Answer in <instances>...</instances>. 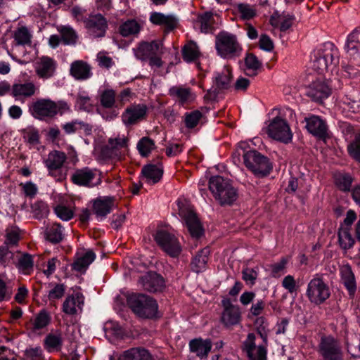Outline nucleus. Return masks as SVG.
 Here are the masks:
<instances>
[{"mask_svg":"<svg viewBox=\"0 0 360 360\" xmlns=\"http://www.w3.org/2000/svg\"><path fill=\"white\" fill-rule=\"evenodd\" d=\"M51 320V317L46 311L41 310L35 317L32 323V330L34 331L42 329L47 326Z\"/></svg>","mask_w":360,"mask_h":360,"instance_id":"obj_48","label":"nucleus"},{"mask_svg":"<svg viewBox=\"0 0 360 360\" xmlns=\"http://www.w3.org/2000/svg\"><path fill=\"white\" fill-rule=\"evenodd\" d=\"M69 110L70 107L65 101L56 102L50 98H39L34 101L29 108L31 115L40 120L51 119L58 113L63 114Z\"/></svg>","mask_w":360,"mask_h":360,"instance_id":"obj_1","label":"nucleus"},{"mask_svg":"<svg viewBox=\"0 0 360 360\" xmlns=\"http://www.w3.org/2000/svg\"><path fill=\"white\" fill-rule=\"evenodd\" d=\"M84 297L82 294L77 292L68 296L63 304V311L68 315H75L82 311Z\"/></svg>","mask_w":360,"mask_h":360,"instance_id":"obj_24","label":"nucleus"},{"mask_svg":"<svg viewBox=\"0 0 360 360\" xmlns=\"http://www.w3.org/2000/svg\"><path fill=\"white\" fill-rule=\"evenodd\" d=\"M129 308L138 316L143 319L157 317L158 305L155 300L143 293H132L127 297Z\"/></svg>","mask_w":360,"mask_h":360,"instance_id":"obj_2","label":"nucleus"},{"mask_svg":"<svg viewBox=\"0 0 360 360\" xmlns=\"http://www.w3.org/2000/svg\"><path fill=\"white\" fill-rule=\"evenodd\" d=\"M215 48L217 54L224 59L238 57L242 52V46L236 36L226 31H221L216 36Z\"/></svg>","mask_w":360,"mask_h":360,"instance_id":"obj_4","label":"nucleus"},{"mask_svg":"<svg viewBox=\"0 0 360 360\" xmlns=\"http://www.w3.org/2000/svg\"><path fill=\"white\" fill-rule=\"evenodd\" d=\"M304 122L307 130L313 136L323 141L329 137L326 121L320 116L309 115L304 118Z\"/></svg>","mask_w":360,"mask_h":360,"instance_id":"obj_14","label":"nucleus"},{"mask_svg":"<svg viewBox=\"0 0 360 360\" xmlns=\"http://www.w3.org/2000/svg\"><path fill=\"white\" fill-rule=\"evenodd\" d=\"M224 310L221 316V322L224 327L230 328L237 325L240 321L241 314L238 307L233 305L229 298H224L221 301Z\"/></svg>","mask_w":360,"mask_h":360,"instance_id":"obj_15","label":"nucleus"},{"mask_svg":"<svg viewBox=\"0 0 360 360\" xmlns=\"http://www.w3.org/2000/svg\"><path fill=\"white\" fill-rule=\"evenodd\" d=\"M196 23L200 26L201 32L209 33L214 30V20L211 12H205L198 15Z\"/></svg>","mask_w":360,"mask_h":360,"instance_id":"obj_38","label":"nucleus"},{"mask_svg":"<svg viewBox=\"0 0 360 360\" xmlns=\"http://www.w3.org/2000/svg\"><path fill=\"white\" fill-rule=\"evenodd\" d=\"M70 72L77 80H86L92 75L91 65L83 60H75L72 63Z\"/></svg>","mask_w":360,"mask_h":360,"instance_id":"obj_28","label":"nucleus"},{"mask_svg":"<svg viewBox=\"0 0 360 360\" xmlns=\"http://www.w3.org/2000/svg\"><path fill=\"white\" fill-rule=\"evenodd\" d=\"M282 286L290 293H292L297 290L295 280L291 275H288L284 277L282 281Z\"/></svg>","mask_w":360,"mask_h":360,"instance_id":"obj_64","label":"nucleus"},{"mask_svg":"<svg viewBox=\"0 0 360 360\" xmlns=\"http://www.w3.org/2000/svg\"><path fill=\"white\" fill-rule=\"evenodd\" d=\"M268 135L277 141L288 143L292 140V134L288 124L280 117H275L267 128Z\"/></svg>","mask_w":360,"mask_h":360,"instance_id":"obj_10","label":"nucleus"},{"mask_svg":"<svg viewBox=\"0 0 360 360\" xmlns=\"http://www.w3.org/2000/svg\"><path fill=\"white\" fill-rule=\"evenodd\" d=\"M19 240L18 230L15 228H9L6 229V245H15Z\"/></svg>","mask_w":360,"mask_h":360,"instance_id":"obj_61","label":"nucleus"},{"mask_svg":"<svg viewBox=\"0 0 360 360\" xmlns=\"http://www.w3.org/2000/svg\"><path fill=\"white\" fill-rule=\"evenodd\" d=\"M238 198V193L236 188L231 184L219 193L216 199L221 205H231Z\"/></svg>","mask_w":360,"mask_h":360,"instance_id":"obj_44","label":"nucleus"},{"mask_svg":"<svg viewBox=\"0 0 360 360\" xmlns=\"http://www.w3.org/2000/svg\"><path fill=\"white\" fill-rule=\"evenodd\" d=\"M65 286L64 284H56L54 287L49 290L48 297L50 300L60 299L65 293Z\"/></svg>","mask_w":360,"mask_h":360,"instance_id":"obj_60","label":"nucleus"},{"mask_svg":"<svg viewBox=\"0 0 360 360\" xmlns=\"http://www.w3.org/2000/svg\"><path fill=\"white\" fill-rule=\"evenodd\" d=\"M349 155L356 162L360 163V133L347 145Z\"/></svg>","mask_w":360,"mask_h":360,"instance_id":"obj_49","label":"nucleus"},{"mask_svg":"<svg viewBox=\"0 0 360 360\" xmlns=\"http://www.w3.org/2000/svg\"><path fill=\"white\" fill-rule=\"evenodd\" d=\"M179 215L185 221V224L193 238H200L204 232L202 224L197 214L191 209L186 207L179 208Z\"/></svg>","mask_w":360,"mask_h":360,"instance_id":"obj_13","label":"nucleus"},{"mask_svg":"<svg viewBox=\"0 0 360 360\" xmlns=\"http://www.w3.org/2000/svg\"><path fill=\"white\" fill-rule=\"evenodd\" d=\"M84 25L87 33L94 38L104 37L108 27L107 20L100 13L89 15Z\"/></svg>","mask_w":360,"mask_h":360,"instance_id":"obj_11","label":"nucleus"},{"mask_svg":"<svg viewBox=\"0 0 360 360\" xmlns=\"http://www.w3.org/2000/svg\"><path fill=\"white\" fill-rule=\"evenodd\" d=\"M295 20L294 15L285 13L281 14L276 13L271 15L269 21L273 27L279 28L281 32H285L292 27Z\"/></svg>","mask_w":360,"mask_h":360,"instance_id":"obj_30","label":"nucleus"},{"mask_svg":"<svg viewBox=\"0 0 360 360\" xmlns=\"http://www.w3.org/2000/svg\"><path fill=\"white\" fill-rule=\"evenodd\" d=\"M26 360H39L42 357V349L40 346L27 347L24 352Z\"/></svg>","mask_w":360,"mask_h":360,"instance_id":"obj_59","label":"nucleus"},{"mask_svg":"<svg viewBox=\"0 0 360 360\" xmlns=\"http://www.w3.org/2000/svg\"><path fill=\"white\" fill-rule=\"evenodd\" d=\"M141 174L146 182L148 184H156L161 179L163 169L160 166L148 165L143 167Z\"/></svg>","mask_w":360,"mask_h":360,"instance_id":"obj_34","label":"nucleus"},{"mask_svg":"<svg viewBox=\"0 0 360 360\" xmlns=\"http://www.w3.org/2000/svg\"><path fill=\"white\" fill-rule=\"evenodd\" d=\"M341 102L347 108L349 111L356 113L360 110V105L356 101H354L347 96H345L342 98Z\"/></svg>","mask_w":360,"mask_h":360,"instance_id":"obj_63","label":"nucleus"},{"mask_svg":"<svg viewBox=\"0 0 360 360\" xmlns=\"http://www.w3.org/2000/svg\"><path fill=\"white\" fill-rule=\"evenodd\" d=\"M338 242L342 249L347 250L351 249L354 243V238L352 237L349 228H343L342 226L338 231Z\"/></svg>","mask_w":360,"mask_h":360,"instance_id":"obj_42","label":"nucleus"},{"mask_svg":"<svg viewBox=\"0 0 360 360\" xmlns=\"http://www.w3.org/2000/svg\"><path fill=\"white\" fill-rule=\"evenodd\" d=\"M46 238L52 243H58L63 238V228L60 224H53L46 229Z\"/></svg>","mask_w":360,"mask_h":360,"instance_id":"obj_43","label":"nucleus"},{"mask_svg":"<svg viewBox=\"0 0 360 360\" xmlns=\"http://www.w3.org/2000/svg\"><path fill=\"white\" fill-rule=\"evenodd\" d=\"M153 238L161 250L169 256L176 258L181 254L182 248L178 238L168 231L158 229Z\"/></svg>","mask_w":360,"mask_h":360,"instance_id":"obj_8","label":"nucleus"},{"mask_svg":"<svg viewBox=\"0 0 360 360\" xmlns=\"http://www.w3.org/2000/svg\"><path fill=\"white\" fill-rule=\"evenodd\" d=\"M312 67L319 74L327 70L330 65L338 63V51L331 42H326L317 47L313 53Z\"/></svg>","mask_w":360,"mask_h":360,"instance_id":"obj_3","label":"nucleus"},{"mask_svg":"<svg viewBox=\"0 0 360 360\" xmlns=\"http://www.w3.org/2000/svg\"><path fill=\"white\" fill-rule=\"evenodd\" d=\"M44 342L46 347L49 352L60 350L63 344L61 332L56 330L53 333H49L46 337Z\"/></svg>","mask_w":360,"mask_h":360,"instance_id":"obj_41","label":"nucleus"},{"mask_svg":"<svg viewBox=\"0 0 360 360\" xmlns=\"http://www.w3.org/2000/svg\"><path fill=\"white\" fill-rule=\"evenodd\" d=\"M340 275L342 283L347 289L351 298H353L356 291V282L354 274L349 264H343L340 266Z\"/></svg>","mask_w":360,"mask_h":360,"instance_id":"obj_22","label":"nucleus"},{"mask_svg":"<svg viewBox=\"0 0 360 360\" xmlns=\"http://www.w3.org/2000/svg\"><path fill=\"white\" fill-rule=\"evenodd\" d=\"M257 276V271L254 268L247 267L242 271V278L248 285H255Z\"/></svg>","mask_w":360,"mask_h":360,"instance_id":"obj_57","label":"nucleus"},{"mask_svg":"<svg viewBox=\"0 0 360 360\" xmlns=\"http://www.w3.org/2000/svg\"><path fill=\"white\" fill-rule=\"evenodd\" d=\"M39 134L35 129H27L23 131V138L25 141L32 146H36L39 143Z\"/></svg>","mask_w":360,"mask_h":360,"instance_id":"obj_56","label":"nucleus"},{"mask_svg":"<svg viewBox=\"0 0 360 360\" xmlns=\"http://www.w3.org/2000/svg\"><path fill=\"white\" fill-rule=\"evenodd\" d=\"M139 283L143 290L150 292L161 291L165 286L163 277L154 271L147 272L140 277Z\"/></svg>","mask_w":360,"mask_h":360,"instance_id":"obj_19","label":"nucleus"},{"mask_svg":"<svg viewBox=\"0 0 360 360\" xmlns=\"http://www.w3.org/2000/svg\"><path fill=\"white\" fill-rule=\"evenodd\" d=\"M245 74L249 77H255L262 68V63L253 53H248L245 58Z\"/></svg>","mask_w":360,"mask_h":360,"instance_id":"obj_40","label":"nucleus"},{"mask_svg":"<svg viewBox=\"0 0 360 360\" xmlns=\"http://www.w3.org/2000/svg\"><path fill=\"white\" fill-rule=\"evenodd\" d=\"M66 159L67 156L64 152L53 150L49 153L47 158L44 160L49 174L53 176L54 173L63 167Z\"/></svg>","mask_w":360,"mask_h":360,"instance_id":"obj_27","label":"nucleus"},{"mask_svg":"<svg viewBox=\"0 0 360 360\" xmlns=\"http://www.w3.org/2000/svg\"><path fill=\"white\" fill-rule=\"evenodd\" d=\"M61 39L65 44H75L77 41V35L75 30L70 27H63L60 31Z\"/></svg>","mask_w":360,"mask_h":360,"instance_id":"obj_53","label":"nucleus"},{"mask_svg":"<svg viewBox=\"0 0 360 360\" xmlns=\"http://www.w3.org/2000/svg\"><path fill=\"white\" fill-rule=\"evenodd\" d=\"M134 51L136 58L145 60L154 56H161L163 53V44L157 41L142 42Z\"/></svg>","mask_w":360,"mask_h":360,"instance_id":"obj_16","label":"nucleus"},{"mask_svg":"<svg viewBox=\"0 0 360 360\" xmlns=\"http://www.w3.org/2000/svg\"><path fill=\"white\" fill-rule=\"evenodd\" d=\"M322 360H344V351L340 342L332 335H323L317 347Z\"/></svg>","mask_w":360,"mask_h":360,"instance_id":"obj_6","label":"nucleus"},{"mask_svg":"<svg viewBox=\"0 0 360 360\" xmlns=\"http://www.w3.org/2000/svg\"><path fill=\"white\" fill-rule=\"evenodd\" d=\"M231 184L230 181L221 176H215L210 178L209 181V188L216 198L221 191L226 188Z\"/></svg>","mask_w":360,"mask_h":360,"instance_id":"obj_39","label":"nucleus"},{"mask_svg":"<svg viewBox=\"0 0 360 360\" xmlns=\"http://www.w3.org/2000/svg\"><path fill=\"white\" fill-rule=\"evenodd\" d=\"M99 101L104 108H118L117 93L112 88L106 87L99 91Z\"/></svg>","mask_w":360,"mask_h":360,"instance_id":"obj_32","label":"nucleus"},{"mask_svg":"<svg viewBox=\"0 0 360 360\" xmlns=\"http://www.w3.org/2000/svg\"><path fill=\"white\" fill-rule=\"evenodd\" d=\"M212 347V341L210 339L195 338L189 342L191 352L195 353L200 359L207 358Z\"/></svg>","mask_w":360,"mask_h":360,"instance_id":"obj_29","label":"nucleus"},{"mask_svg":"<svg viewBox=\"0 0 360 360\" xmlns=\"http://www.w3.org/2000/svg\"><path fill=\"white\" fill-rule=\"evenodd\" d=\"M306 295L309 301L316 305L324 303L330 296V290L322 277L316 274L309 282Z\"/></svg>","mask_w":360,"mask_h":360,"instance_id":"obj_7","label":"nucleus"},{"mask_svg":"<svg viewBox=\"0 0 360 360\" xmlns=\"http://www.w3.org/2000/svg\"><path fill=\"white\" fill-rule=\"evenodd\" d=\"M243 156L245 166L257 176H266L272 169L269 158L255 150L244 152Z\"/></svg>","mask_w":360,"mask_h":360,"instance_id":"obj_5","label":"nucleus"},{"mask_svg":"<svg viewBox=\"0 0 360 360\" xmlns=\"http://www.w3.org/2000/svg\"><path fill=\"white\" fill-rule=\"evenodd\" d=\"M147 107L143 104L131 105L122 115V120L126 126L137 124L146 115Z\"/></svg>","mask_w":360,"mask_h":360,"instance_id":"obj_18","label":"nucleus"},{"mask_svg":"<svg viewBox=\"0 0 360 360\" xmlns=\"http://www.w3.org/2000/svg\"><path fill=\"white\" fill-rule=\"evenodd\" d=\"M95 258V253L91 250H88L83 256L79 257L72 264V268L75 271L79 272L84 271L89 266V264L94 262Z\"/></svg>","mask_w":360,"mask_h":360,"instance_id":"obj_45","label":"nucleus"},{"mask_svg":"<svg viewBox=\"0 0 360 360\" xmlns=\"http://www.w3.org/2000/svg\"><path fill=\"white\" fill-rule=\"evenodd\" d=\"M56 214L63 221H68L71 219L74 213L73 211L64 205H57L54 209Z\"/></svg>","mask_w":360,"mask_h":360,"instance_id":"obj_58","label":"nucleus"},{"mask_svg":"<svg viewBox=\"0 0 360 360\" xmlns=\"http://www.w3.org/2000/svg\"><path fill=\"white\" fill-rule=\"evenodd\" d=\"M128 141V138L124 136L110 138L105 147L104 152L110 158H120L121 150L127 148Z\"/></svg>","mask_w":360,"mask_h":360,"instance_id":"obj_23","label":"nucleus"},{"mask_svg":"<svg viewBox=\"0 0 360 360\" xmlns=\"http://www.w3.org/2000/svg\"><path fill=\"white\" fill-rule=\"evenodd\" d=\"M70 179L74 184L86 188H93L101 183V172L89 167L76 169Z\"/></svg>","mask_w":360,"mask_h":360,"instance_id":"obj_9","label":"nucleus"},{"mask_svg":"<svg viewBox=\"0 0 360 360\" xmlns=\"http://www.w3.org/2000/svg\"><path fill=\"white\" fill-rule=\"evenodd\" d=\"M331 94L330 88L321 79H316L304 87V94L312 101L321 103Z\"/></svg>","mask_w":360,"mask_h":360,"instance_id":"obj_12","label":"nucleus"},{"mask_svg":"<svg viewBox=\"0 0 360 360\" xmlns=\"http://www.w3.org/2000/svg\"><path fill=\"white\" fill-rule=\"evenodd\" d=\"M150 20L153 24L165 25L167 32L174 30L177 25V20L173 15H166L160 13H152Z\"/></svg>","mask_w":360,"mask_h":360,"instance_id":"obj_36","label":"nucleus"},{"mask_svg":"<svg viewBox=\"0 0 360 360\" xmlns=\"http://www.w3.org/2000/svg\"><path fill=\"white\" fill-rule=\"evenodd\" d=\"M335 184L343 191H349L352 186L353 179L349 174H340L335 176Z\"/></svg>","mask_w":360,"mask_h":360,"instance_id":"obj_52","label":"nucleus"},{"mask_svg":"<svg viewBox=\"0 0 360 360\" xmlns=\"http://www.w3.org/2000/svg\"><path fill=\"white\" fill-rule=\"evenodd\" d=\"M182 56L184 60L191 62L197 59L200 56L199 49L194 42L186 45L182 50Z\"/></svg>","mask_w":360,"mask_h":360,"instance_id":"obj_47","label":"nucleus"},{"mask_svg":"<svg viewBox=\"0 0 360 360\" xmlns=\"http://www.w3.org/2000/svg\"><path fill=\"white\" fill-rule=\"evenodd\" d=\"M345 49L352 56L360 55V27L355 29L349 34Z\"/></svg>","mask_w":360,"mask_h":360,"instance_id":"obj_35","label":"nucleus"},{"mask_svg":"<svg viewBox=\"0 0 360 360\" xmlns=\"http://www.w3.org/2000/svg\"><path fill=\"white\" fill-rule=\"evenodd\" d=\"M237 11L243 20H250L256 15V10L254 6L240 3L236 5Z\"/></svg>","mask_w":360,"mask_h":360,"instance_id":"obj_51","label":"nucleus"},{"mask_svg":"<svg viewBox=\"0 0 360 360\" xmlns=\"http://www.w3.org/2000/svg\"><path fill=\"white\" fill-rule=\"evenodd\" d=\"M32 34L26 27H20L14 32V39L18 45H26L31 43Z\"/></svg>","mask_w":360,"mask_h":360,"instance_id":"obj_50","label":"nucleus"},{"mask_svg":"<svg viewBox=\"0 0 360 360\" xmlns=\"http://www.w3.org/2000/svg\"><path fill=\"white\" fill-rule=\"evenodd\" d=\"M118 360H153L148 350L143 348H131L124 352Z\"/></svg>","mask_w":360,"mask_h":360,"instance_id":"obj_37","label":"nucleus"},{"mask_svg":"<svg viewBox=\"0 0 360 360\" xmlns=\"http://www.w3.org/2000/svg\"><path fill=\"white\" fill-rule=\"evenodd\" d=\"M113 206L114 198L98 197L93 201V212L97 218L103 219L111 212Z\"/></svg>","mask_w":360,"mask_h":360,"instance_id":"obj_26","label":"nucleus"},{"mask_svg":"<svg viewBox=\"0 0 360 360\" xmlns=\"http://www.w3.org/2000/svg\"><path fill=\"white\" fill-rule=\"evenodd\" d=\"M56 65L55 61L47 56H43L35 63L37 75L41 79H49L53 76Z\"/></svg>","mask_w":360,"mask_h":360,"instance_id":"obj_25","label":"nucleus"},{"mask_svg":"<svg viewBox=\"0 0 360 360\" xmlns=\"http://www.w3.org/2000/svg\"><path fill=\"white\" fill-rule=\"evenodd\" d=\"M210 254V250L208 247L198 251L191 262L192 270L198 274L205 270Z\"/></svg>","mask_w":360,"mask_h":360,"instance_id":"obj_33","label":"nucleus"},{"mask_svg":"<svg viewBox=\"0 0 360 360\" xmlns=\"http://www.w3.org/2000/svg\"><path fill=\"white\" fill-rule=\"evenodd\" d=\"M255 335L249 333L244 342V349L247 352L249 360H266V349L262 345L256 347Z\"/></svg>","mask_w":360,"mask_h":360,"instance_id":"obj_20","label":"nucleus"},{"mask_svg":"<svg viewBox=\"0 0 360 360\" xmlns=\"http://www.w3.org/2000/svg\"><path fill=\"white\" fill-rule=\"evenodd\" d=\"M155 143L153 141L148 137L142 138L137 144V148L140 154L146 157L154 148Z\"/></svg>","mask_w":360,"mask_h":360,"instance_id":"obj_54","label":"nucleus"},{"mask_svg":"<svg viewBox=\"0 0 360 360\" xmlns=\"http://www.w3.org/2000/svg\"><path fill=\"white\" fill-rule=\"evenodd\" d=\"M169 94L177 99L181 105H184L190 98L191 89L189 88L175 86L169 89Z\"/></svg>","mask_w":360,"mask_h":360,"instance_id":"obj_46","label":"nucleus"},{"mask_svg":"<svg viewBox=\"0 0 360 360\" xmlns=\"http://www.w3.org/2000/svg\"><path fill=\"white\" fill-rule=\"evenodd\" d=\"M202 117V114L199 110H194L185 114V124L188 129L195 127Z\"/></svg>","mask_w":360,"mask_h":360,"instance_id":"obj_55","label":"nucleus"},{"mask_svg":"<svg viewBox=\"0 0 360 360\" xmlns=\"http://www.w3.org/2000/svg\"><path fill=\"white\" fill-rule=\"evenodd\" d=\"M76 105L79 110H89L91 108V98L87 95L79 94L77 97Z\"/></svg>","mask_w":360,"mask_h":360,"instance_id":"obj_62","label":"nucleus"},{"mask_svg":"<svg viewBox=\"0 0 360 360\" xmlns=\"http://www.w3.org/2000/svg\"><path fill=\"white\" fill-rule=\"evenodd\" d=\"M39 91L33 82L15 83L11 88V96L17 100L26 99L32 97Z\"/></svg>","mask_w":360,"mask_h":360,"instance_id":"obj_21","label":"nucleus"},{"mask_svg":"<svg viewBox=\"0 0 360 360\" xmlns=\"http://www.w3.org/2000/svg\"><path fill=\"white\" fill-rule=\"evenodd\" d=\"M232 77V72L229 67H224L221 72H217L214 81L216 89L209 90L207 96L210 99H215L218 94L217 89H228L231 86Z\"/></svg>","mask_w":360,"mask_h":360,"instance_id":"obj_17","label":"nucleus"},{"mask_svg":"<svg viewBox=\"0 0 360 360\" xmlns=\"http://www.w3.org/2000/svg\"><path fill=\"white\" fill-rule=\"evenodd\" d=\"M143 25L136 19H129L119 26V33L124 37H136L139 34Z\"/></svg>","mask_w":360,"mask_h":360,"instance_id":"obj_31","label":"nucleus"}]
</instances>
